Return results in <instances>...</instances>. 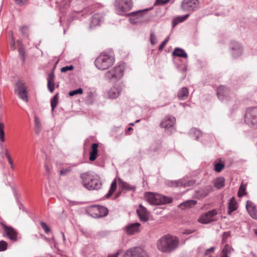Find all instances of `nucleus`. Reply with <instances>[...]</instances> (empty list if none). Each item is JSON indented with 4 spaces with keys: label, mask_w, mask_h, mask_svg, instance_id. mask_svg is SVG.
<instances>
[{
    "label": "nucleus",
    "mask_w": 257,
    "mask_h": 257,
    "mask_svg": "<svg viewBox=\"0 0 257 257\" xmlns=\"http://www.w3.org/2000/svg\"><path fill=\"white\" fill-rule=\"evenodd\" d=\"M172 55L182 58L187 57V54L185 51L183 49L180 48H175L174 51L172 53Z\"/></svg>",
    "instance_id": "nucleus-27"
},
{
    "label": "nucleus",
    "mask_w": 257,
    "mask_h": 257,
    "mask_svg": "<svg viewBox=\"0 0 257 257\" xmlns=\"http://www.w3.org/2000/svg\"><path fill=\"white\" fill-rule=\"evenodd\" d=\"M55 79V75L53 72H52L49 73L48 77L47 78V81H54Z\"/></svg>",
    "instance_id": "nucleus-52"
},
{
    "label": "nucleus",
    "mask_w": 257,
    "mask_h": 257,
    "mask_svg": "<svg viewBox=\"0 0 257 257\" xmlns=\"http://www.w3.org/2000/svg\"><path fill=\"white\" fill-rule=\"evenodd\" d=\"M125 67L124 63H121L114 67L105 73L104 77L105 79L111 81L119 80L123 76Z\"/></svg>",
    "instance_id": "nucleus-5"
},
{
    "label": "nucleus",
    "mask_w": 257,
    "mask_h": 257,
    "mask_svg": "<svg viewBox=\"0 0 257 257\" xmlns=\"http://www.w3.org/2000/svg\"><path fill=\"white\" fill-rule=\"evenodd\" d=\"M41 225L46 233H48L50 232V228L46 223L41 222Z\"/></svg>",
    "instance_id": "nucleus-49"
},
{
    "label": "nucleus",
    "mask_w": 257,
    "mask_h": 257,
    "mask_svg": "<svg viewBox=\"0 0 257 257\" xmlns=\"http://www.w3.org/2000/svg\"><path fill=\"white\" fill-rule=\"evenodd\" d=\"M119 254V252L118 251L114 254H109L107 257H118V255Z\"/></svg>",
    "instance_id": "nucleus-57"
},
{
    "label": "nucleus",
    "mask_w": 257,
    "mask_h": 257,
    "mask_svg": "<svg viewBox=\"0 0 257 257\" xmlns=\"http://www.w3.org/2000/svg\"><path fill=\"white\" fill-rule=\"evenodd\" d=\"M176 119L172 116H167L164 118L160 123V126L162 128H165L166 131L172 132L174 129V125Z\"/></svg>",
    "instance_id": "nucleus-14"
},
{
    "label": "nucleus",
    "mask_w": 257,
    "mask_h": 257,
    "mask_svg": "<svg viewBox=\"0 0 257 257\" xmlns=\"http://www.w3.org/2000/svg\"><path fill=\"white\" fill-rule=\"evenodd\" d=\"M141 226L138 222L130 223L123 228V230L127 234L132 235L140 232Z\"/></svg>",
    "instance_id": "nucleus-15"
},
{
    "label": "nucleus",
    "mask_w": 257,
    "mask_h": 257,
    "mask_svg": "<svg viewBox=\"0 0 257 257\" xmlns=\"http://www.w3.org/2000/svg\"><path fill=\"white\" fill-rule=\"evenodd\" d=\"M8 246L7 243L3 240L0 241V251H5L7 249Z\"/></svg>",
    "instance_id": "nucleus-45"
},
{
    "label": "nucleus",
    "mask_w": 257,
    "mask_h": 257,
    "mask_svg": "<svg viewBox=\"0 0 257 257\" xmlns=\"http://www.w3.org/2000/svg\"><path fill=\"white\" fill-rule=\"evenodd\" d=\"M225 179L222 177L217 178L214 181V186L217 189H220L224 186Z\"/></svg>",
    "instance_id": "nucleus-29"
},
{
    "label": "nucleus",
    "mask_w": 257,
    "mask_h": 257,
    "mask_svg": "<svg viewBox=\"0 0 257 257\" xmlns=\"http://www.w3.org/2000/svg\"><path fill=\"white\" fill-rule=\"evenodd\" d=\"M188 94V88L186 87H183L178 91L177 96L179 100H185L187 98Z\"/></svg>",
    "instance_id": "nucleus-24"
},
{
    "label": "nucleus",
    "mask_w": 257,
    "mask_h": 257,
    "mask_svg": "<svg viewBox=\"0 0 257 257\" xmlns=\"http://www.w3.org/2000/svg\"><path fill=\"white\" fill-rule=\"evenodd\" d=\"M169 37H167L165 40L160 44V45L159 46V51H162L164 47L166 46V45L167 44V43H168V42L169 41Z\"/></svg>",
    "instance_id": "nucleus-48"
},
{
    "label": "nucleus",
    "mask_w": 257,
    "mask_h": 257,
    "mask_svg": "<svg viewBox=\"0 0 257 257\" xmlns=\"http://www.w3.org/2000/svg\"><path fill=\"white\" fill-rule=\"evenodd\" d=\"M217 214V211L215 209L209 211L201 215L198 221L203 224H207L212 221L216 220L214 217Z\"/></svg>",
    "instance_id": "nucleus-13"
},
{
    "label": "nucleus",
    "mask_w": 257,
    "mask_h": 257,
    "mask_svg": "<svg viewBox=\"0 0 257 257\" xmlns=\"http://www.w3.org/2000/svg\"><path fill=\"white\" fill-rule=\"evenodd\" d=\"M246 208L250 216L257 219V210L254 204L250 201H247L246 204Z\"/></svg>",
    "instance_id": "nucleus-19"
},
{
    "label": "nucleus",
    "mask_w": 257,
    "mask_h": 257,
    "mask_svg": "<svg viewBox=\"0 0 257 257\" xmlns=\"http://www.w3.org/2000/svg\"><path fill=\"white\" fill-rule=\"evenodd\" d=\"M120 188H121L122 190L126 191H134L136 189L135 186H131L129 184L122 181L120 182Z\"/></svg>",
    "instance_id": "nucleus-31"
},
{
    "label": "nucleus",
    "mask_w": 257,
    "mask_h": 257,
    "mask_svg": "<svg viewBox=\"0 0 257 257\" xmlns=\"http://www.w3.org/2000/svg\"><path fill=\"white\" fill-rule=\"evenodd\" d=\"M199 193H200L199 195L201 198H204L206 197L208 194V193L206 191H204L203 190L200 191Z\"/></svg>",
    "instance_id": "nucleus-54"
},
{
    "label": "nucleus",
    "mask_w": 257,
    "mask_h": 257,
    "mask_svg": "<svg viewBox=\"0 0 257 257\" xmlns=\"http://www.w3.org/2000/svg\"><path fill=\"white\" fill-rule=\"evenodd\" d=\"M80 177L83 186L88 190H97L101 186L98 176L89 172L81 173Z\"/></svg>",
    "instance_id": "nucleus-2"
},
{
    "label": "nucleus",
    "mask_w": 257,
    "mask_h": 257,
    "mask_svg": "<svg viewBox=\"0 0 257 257\" xmlns=\"http://www.w3.org/2000/svg\"><path fill=\"white\" fill-rule=\"evenodd\" d=\"M98 145L96 143H94L92 145L91 150L90 152V161H93L96 159L98 153Z\"/></svg>",
    "instance_id": "nucleus-23"
},
{
    "label": "nucleus",
    "mask_w": 257,
    "mask_h": 257,
    "mask_svg": "<svg viewBox=\"0 0 257 257\" xmlns=\"http://www.w3.org/2000/svg\"><path fill=\"white\" fill-rule=\"evenodd\" d=\"M15 3L20 6H22L24 4H25L28 0H14Z\"/></svg>",
    "instance_id": "nucleus-53"
},
{
    "label": "nucleus",
    "mask_w": 257,
    "mask_h": 257,
    "mask_svg": "<svg viewBox=\"0 0 257 257\" xmlns=\"http://www.w3.org/2000/svg\"><path fill=\"white\" fill-rule=\"evenodd\" d=\"M229 49L231 55L236 58L240 56L243 52V48L240 43L235 41H231L229 44Z\"/></svg>",
    "instance_id": "nucleus-10"
},
{
    "label": "nucleus",
    "mask_w": 257,
    "mask_h": 257,
    "mask_svg": "<svg viewBox=\"0 0 257 257\" xmlns=\"http://www.w3.org/2000/svg\"><path fill=\"white\" fill-rule=\"evenodd\" d=\"M182 181H183L182 186L183 187L186 186H192L193 185L196 181L194 180H190L188 181H186L185 179H182Z\"/></svg>",
    "instance_id": "nucleus-37"
},
{
    "label": "nucleus",
    "mask_w": 257,
    "mask_h": 257,
    "mask_svg": "<svg viewBox=\"0 0 257 257\" xmlns=\"http://www.w3.org/2000/svg\"><path fill=\"white\" fill-rule=\"evenodd\" d=\"M20 31L23 34V35L25 37H28L29 34V29L27 26H23L20 28Z\"/></svg>",
    "instance_id": "nucleus-41"
},
{
    "label": "nucleus",
    "mask_w": 257,
    "mask_h": 257,
    "mask_svg": "<svg viewBox=\"0 0 257 257\" xmlns=\"http://www.w3.org/2000/svg\"><path fill=\"white\" fill-rule=\"evenodd\" d=\"M95 217L99 218L106 216L108 213V209L102 206L95 205L92 210Z\"/></svg>",
    "instance_id": "nucleus-16"
},
{
    "label": "nucleus",
    "mask_w": 257,
    "mask_h": 257,
    "mask_svg": "<svg viewBox=\"0 0 257 257\" xmlns=\"http://www.w3.org/2000/svg\"><path fill=\"white\" fill-rule=\"evenodd\" d=\"M17 43H18V45H19V46H20V47H23V46H22V42H21V40H18L17 41Z\"/></svg>",
    "instance_id": "nucleus-63"
},
{
    "label": "nucleus",
    "mask_w": 257,
    "mask_h": 257,
    "mask_svg": "<svg viewBox=\"0 0 257 257\" xmlns=\"http://www.w3.org/2000/svg\"><path fill=\"white\" fill-rule=\"evenodd\" d=\"M77 166V164H73L67 168H62L60 171V176L67 175L69 173H70L72 171V168L76 167Z\"/></svg>",
    "instance_id": "nucleus-30"
},
{
    "label": "nucleus",
    "mask_w": 257,
    "mask_h": 257,
    "mask_svg": "<svg viewBox=\"0 0 257 257\" xmlns=\"http://www.w3.org/2000/svg\"><path fill=\"white\" fill-rule=\"evenodd\" d=\"M232 250L231 247L228 245L227 244H225L224 246L222 253H225L226 254H228V253H230L231 252V250Z\"/></svg>",
    "instance_id": "nucleus-46"
},
{
    "label": "nucleus",
    "mask_w": 257,
    "mask_h": 257,
    "mask_svg": "<svg viewBox=\"0 0 257 257\" xmlns=\"http://www.w3.org/2000/svg\"><path fill=\"white\" fill-rule=\"evenodd\" d=\"M58 94H55L51 100L52 111H53L58 103Z\"/></svg>",
    "instance_id": "nucleus-36"
},
{
    "label": "nucleus",
    "mask_w": 257,
    "mask_h": 257,
    "mask_svg": "<svg viewBox=\"0 0 257 257\" xmlns=\"http://www.w3.org/2000/svg\"><path fill=\"white\" fill-rule=\"evenodd\" d=\"M137 212L141 221L145 222L148 220L149 213L142 205H139V208L137 210Z\"/></svg>",
    "instance_id": "nucleus-18"
},
{
    "label": "nucleus",
    "mask_w": 257,
    "mask_h": 257,
    "mask_svg": "<svg viewBox=\"0 0 257 257\" xmlns=\"http://www.w3.org/2000/svg\"><path fill=\"white\" fill-rule=\"evenodd\" d=\"M115 6L117 13L122 15L124 12L129 11L133 7L132 0L116 1Z\"/></svg>",
    "instance_id": "nucleus-7"
},
{
    "label": "nucleus",
    "mask_w": 257,
    "mask_h": 257,
    "mask_svg": "<svg viewBox=\"0 0 257 257\" xmlns=\"http://www.w3.org/2000/svg\"><path fill=\"white\" fill-rule=\"evenodd\" d=\"M45 167L46 171L47 172L49 173L50 170H49L48 166L47 165H45Z\"/></svg>",
    "instance_id": "nucleus-62"
},
{
    "label": "nucleus",
    "mask_w": 257,
    "mask_h": 257,
    "mask_svg": "<svg viewBox=\"0 0 257 257\" xmlns=\"http://www.w3.org/2000/svg\"><path fill=\"white\" fill-rule=\"evenodd\" d=\"M0 140L2 142H4L5 141L4 132H2L1 133H0Z\"/></svg>",
    "instance_id": "nucleus-55"
},
{
    "label": "nucleus",
    "mask_w": 257,
    "mask_h": 257,
    "mask_svg": "<svg viewBox=\"0 0 257 257\" xmlns=\"http://www.w3.org/2000/svg\"><path fill=\"white\" fill-rule=\"evenodd\" d=\"M5 231L9 237V238L12 240H16L17 238V232L11 227H9L5 224H2Z\"/></svg>",
    "instance_id": "nucleus-20"
},
{
    "label": "nucleus",
    "mask_w": 257,
    "mask_h": 257,
    "mask_svg": "<svg viewBox=\"0 0 257 257\" xmlns=\"http://www.w3.org/2000/svg\"><path fill=\"white\" fill-rule=\"evenodd\" d=\"M35 131L37 134H39L41 130L40 120L37 116H35Z\"/></svg>",
    "instance_id": "nucleus-35"
},
{
    "label": "nucleus",
    "mask_w": 257,
    "mask_h": 257,
    "mask_svg": "<svg viewBox=\"0 0 257 257\" xmlns=\"http://www.w3.org/2000/svg\"><path fill=\"white\" fill-rule=\"evenodd\" d=\"M226 238H225L224 236H223L222 237V242L223 243H225L226 241Z\"/></svg>",
    "instance_id": "nucleus-64"
},
{
    "label": "nucleus",
    "mask_w": 257,
    "mask_h": 257,
    "mask_svg": "<svg viewBox=\"0 0 257 257\" xmlns=\"http://www.w3.org/2000/svg\"><path fill=\"white\" fill-rule=\"evenodd\" d=\"M116 189V180L114 179L112 182L111 183V186L110 189L109 190L108 193L105 195L106 198H108L110 197L113 193L114 192Z\"/></svg>",
    "instance_id": "nucleus-34"
},
{
    "label": "nucleus",
    "mask_w": 257,
    "mask_h": 257,
    "mask_svg": "<svg viewBox=\"0 0 257 257\" xmlns=\"http://www.w3.org/2000/svg\"><path fill=\"white\" fill-rule=\"evenodd\" d=\"M197 204V201L194 200H189L184 202L178 206L181 209H185L187 208L191 207Z\"/></svg>",
    "instance_id": "nucleus-26"
},
{
    "label": "nucleus",
    "mask_w": 257,
    "mask_h": 257,
    "mask_svg": "<svg viewBox=\"0 0 257 257\" xmlns=\"http://www.w3.org/2000/svg\"><path fill=\"white\" fill-rule=\"evenodd\" d=\"M237 202L235 198L232 197L229 202L228 206V214L230 215L231 212L237 209Z\"/></svg>",
    "instance_id": "nucleus-25"
},
{
    "label": "nucleus",
    "mask_w": 257,
    "mask_h": 257,
    "mask_svg": "<svg viewBox=\"0 0 257 257\" xmlns=\"http://www.w3.org/2000/svg\"><path fill=\"white\" fill-rule=\"evenodd\" d=\"M144 11H138L127 14L130 16V22L133 24H138L144 22L146 21Z\"/></svg>",
    "instance_id": "nucleus-8"
},
{
    "label": "nucleus",
    "mask_w": 257,
    "mask_h": 257,
    "mask_svg": "<svg viewBox=\"0 0 257 257\" xmlns=\"http://www.w3.org/2000/svg\"><path fill=\"white\" fill-rule=\"evenodd\" d=\"M170 0H156L154 5H162L167 3Z\"/></svg>",
    "instance_id": "nucleus-50"
},
{
    "label": "nucleus",
    "mask_w": 257,
    "mask_h": 257,
    "mask_svg": "<svg viewBox=\"0 0 257 257\" xmlns=\"http://www.w3.org/2000/svg\"><path fill=\"white\" fill-rule=\"evenodd\" d=\"M214 249H215V247H211L210 248H208V249H206L205 252V254L207 255V253L209 252H213L214 251Z\"/></svg>",
    "instance_id": "nucleus-56"
},
{
    "label": "nucleus",
    "mask_w": 257,
    "mask_h": 257,
    "mask_svg": "<svg viewBox=\"0 0 257 257\" xmlns=\"http://www.w3.org/2000/svg\"><path fill=\"white\" fill-rule=\"evenodd\" d=\"M224 167V165L222 163H217L215 164L214 170L217 172H220Z\"/></svg>",
    "instance_id": "nucleus-40"
},
{
    "label": "nucleus",
    "mask_w": 257,
    "mask_h": 257,
    "mask_svg": "<svg viewBox=\"0 0 257 257\" xmlns=\"http://www.w3.org/2000/svg\"><path fill=\"white\" fill-rule=\"evenodd\" d=\"M114 57L105 53H101L95 59V65L99 70H104L114 63Z\"/></svg>",
    "instance_id": "nucleus-3"
},
{
    "label": "nucleus",
    "mask_w": 257,
    "mask_h": 257,
    "mask_svg": "<svg viewBox=\"0 0 257 257\" xmlns=\"http://www.w3.org/2000/svg\"><path fill=\"white\" fill-rule=\"evenodd\" d=\"M104 18L101 14L96 13L94 14L91 18L90 27H95L100 24L103 21Z\"/></svg>",
    "instance_id": "nucleus-21"
},
{
    "label": "nucleus",
    "mask_w": 257,
    "mask_h": 257,
    "mask_svg": "<svg viewBox=\"0 0 257 257\" xmlns=\"http://www.w3.org/2000/svg\"><path fill=\"white\" fill-rule=\"evenodd\" d=\"M230 235L229 232H225L223 233V236H224L225 238H227Z\"/></svg>",
    "instance_id": "nucleus-60"
},
{
    "label": "nucleus",
    "mask_w": 257,
    "mask_h": 257,
    "mask_svg": "<svg viewBox=\"0 0 257 257\" xmlns=\"http://www.w3.org/2000/svg\"><path fill=\"white\" fill-rule=\"evenodd\" d=\"M244 121L249 126L257 128V107L250 108L246 111Z\"/></svg>",
    "instance_id": "nucleus-6"
},
{
    "label": "nucleus",
    "mask_w": 257,
    "mask_h": 257,
    "mask_svg": "<svg viewBox=\"0 0 257 257\" xmlns=\"http://www.w3.org/2000/svg\"><path fill=\"white\" fill-rule=\"evenodd\" d=\"M47 81L48 88L51 92H53L54 90V81L50 80H48Z\"/></svg>",
    "instance_id": "nucleus-42"
},
{
    "label": "nucleus",
    "mask_w": 257,
    "mask_h": 257,
    "mask_svg": "<svg viewBox=\"0 0 257 257\" xmlns=\"http://www.w3.org/2000/svg\"><path fill=\"white\" fill-rule=\"evenodd\" d=\"M74 69V66L72 65L66 66L61 68V71L63 73L66 72L67 71L72 70Z\"/></svg>",
    "instance_id": "nucleus-47"
},
{
    "label": "nucleus",
    "mask_w": 257,
    "mask_h": 257,
    "mask_svg": "<svg viewBox=\"0 0 257 257\" xmlns=\"http://www.w3.org/2000/svg\"><path fill=\"white\" fill-rule=\"evenodd\" d=\"M15 91L19 97L24 101H28V91L25 84L22 81H19L16 85Z\"/></svg>",
    "instance_id": "nucleus-9"
},
{
    "label": "nucleus",
    "mask_w": 257,
    "mask_h": 257,
    "mask_svg": "<svg viewBox=\"0 0 257 257\" xmlns=\"http://www.w3.org/2000/svg\"><path fill=\"white\" fill-rule=\"evenodd\" d=\"M198 0H183L181 3V8L184 11H194L199 7Z\"/></svg>",
    "instance_id": "nucleus-11"
},
{
    "label": "nucleus",
    "mask_w": 257,
    "mask_h": 257,
    "mask_svg": "<svg viewBox=\"0 0 257 257\" xmlns=\"http://www.w3.org/2000/svg\"><path fill=\"white\" fill-rule=\"evenodd\" d=\"M145 197L147 201L152 205H158L170 203L172 201V199L170 197L151 192L146 193Z\"/></svg>",
    "instance_id": "nucleus-4"
},
{
    "label": "nucleus",
    "mask_w": 257,
    "mask_h": 257,
    "mask_svg": "<svg viewBox=\"0 0 257 257\" xmlns=\"http://www.w3.org/2000/svg\"><path fill=\"white\" fill-rule=\"evenodd\" d=\"M245 193V187L241 184L239 188V190L237 193V195L238 197H240L244 195Z\"/></svg>",
    "instance_id": "nucleus-39"
},
{
    "label": "nucleus",
    "mask_w": 257,
    "mask_h": 257,
    "mask_svg": "<svg viewBox=\"0 0 257 257\" xmlns=\"http://www.w3.org/2000/svg\"><path fill=\"white\" fill-rule=\"evenodd\" d=\"M189 14H186L183 16H178L174 18L172 22V26L175 27L177 24L185 21L189 16Z\"/></svg>",
    "instance_id": "nucleus-28"
},
{
    "label": "nucleus",
    "mask_w": 257,
    "mask_h": 257,
    "mask_svg": "<svg viewBox=\"0 0 257 257\" xmlns=\"http://www.w3.org/2000/svg\"><path fill=\"white\" fill-rule=\"evenodd\" d=\"M4 124L3 122H0V133L4 131Z\"/></svg>",
    "instance_id": "nucleus-59"
},
{
    "label": "nucleus",
    "mask_w": 257,
    "mask_h": 257,
    "mask_svg": "<svg viewBox=\"0 0 257 257\" xmlns=\"http://www.w3.org/2000/svg\"><path fill=\"white\" fill-rule=\"evenodd\" d=\"M150 39L151 43L152 45H155L156 44V36L154 33H151Z\"/></svg>",
    "instance_id": "nucleus-51"
},
{
    "label": "nucleus",
    "mask_w": 257,
    "mask_h": 257,
    "mask_svg": "<svg viewBox=\"0 0 257 257\" xmlns=\"http://www.w3.org/2000/svg\"><path fill=\"white\" fill-rule=\"evenodd\" d=\"M82 93H83V89L81 88H79L77 89L70 91L69 92V95L70 96H73L74 95H76L77 94H81Z\"/></svg>",
    "instance_id": "nucleus-38"
},
{
    "label": "nucleus",
    "mask_w": 257,
    "mask_h": 257,
    "mask_svg": "<svg viewBox=\"0 0 257 257\" xmlns=\"http://www.w3.org/2000/svg\"><path fill=\"white\" fill-rule=\"evenodd\" d=\"M11 48L12 50H14L15 49L14 40H13V43L11 45Z\"/></svg>",
    "instance_id": "nucleus-61"
},
{
    "label": "nucleus",
    "mask_w": 257,
    "mask_h": 257,
    "mask_svg": "<svg viewBox=\"0 0 257 257\" xmlns=\"http://www.w3.org/2000/svg\"><path fill=\"white\" fill-rule=\"evenodd\" d=\"M182 183H183L181 179L175 181H168L167 183V184L168 186L171 187H177L182 186Z\"/></svg>",
    "instance_id": "nucleus-32"
},
{
    "label": "nucleus",
    "mask_w": 257,
    "mask_h": 257,
    "mask_svg": "<svg viewBox=\"0 0 257 257\" xmlns=\"http://www.w3.org/2000/svg\"><path fill=\"white\" fill-rule=\"evenodd\" d=\"M19 53L20 55L21 56V59L23 62L25 61V49L23 47H20L19 48Z\"/></svg>",
    "instance_id": "nucleus-43"
},
{
    "label": "nucleus",
    "mask_w": 257,
    "mask_h": 257,
    "mask_svg": "<svg viewBox=\"0 0 257 257\" xmlns=\"http://www.w3.org/2000/svg\"><path fill=\"white\" fill-rule=\"evenodd\" d=\"M121 89L118 87H112L107 92L108 96L111 99L117 98L120 94Z\"/></svg>",
    "instance_id": "nucleus-22"
},
{
    "label": "nucleus",
    "mask_w": 257,
    "mask_h": 257,
    "mask_svg": "<svg viewBox=\"0 0 257 257\" xmlns=\"http://www.w3.org/2000/svg\"><path fill=\"white\" fill-rule=\"evenodd\" d=\"M190 135L191 137H194L196 140H198L201 136V133L196 128H193L190 130Z\"/></svg>",
    "instance_id": "nucleus-33"
},
{
    "label": "nucleus",
    "mask_w": 257,
    "mask_h": 257,
    "mask_svg": "<svg viewBox=\"0 0 257 257\" xmlns=\"http://www.w3.org/2000/svg\"><path fill=\"white\" fill-rule=\"evenodd\" d=\"M229 95V90L225 86L220 85L217 88V95L220 100H228V97H231Z\"/></svg>",
    "instance_id": "nucleus-17"
},
{
    "label": "nucleus",
    "mask_w": 257,
    "mask_h": 257,
    "mask_svg": "<svg viewBox=\"0 0 257 257\" xmlns=\"http://www.w3.org/2000/svg\"><path fill=\"white\" fill-rule=\"evenodd\" d=\"M179 240L175 236L167 234L161 237L157 242L158 249L164 253H170L179 245Z\"/></svg>",
    "instance_id": "nucleus-1"
},
{
    "label": "nucleus",
    "mask_w": 257,
    "mask_h": 257,
    "mask_svg": "<svg viewBox=\"0 0 257 257\" xmlns=\"http://www.w3.org/2000/svg\"><path fill=\"white\" fill-rule=\"evenodd\" d=\"M193 232H194V231H193V230L187 229L184 231L183 233L186 234H189L193 233Z\"/></svg>",
    "instance_id": "nucleus-58"
},
{
    "label": "nucleus",
    "mask_w": 257,
    "mask_h": 257,
    "mask_svg": "<svg viewBox=\"0 0 257 257\" xmlns=\"http://www.w3.org/2000/svg\"><path fill=\"white\" fill-rule=\"evenodd\" d=\"M123 257H149L146 251L136 247L126 251Z\"/></svg>",
    "instance_id": "nucleus-12"
},
{
    "label": "nucleus",
    "mask_w": 257,
    "mask_h": 257,
    "mask_svg": "<svg viewBox=\"0 0 257 257\" xmlns=\"http://www.w3.org/2000/svg\"><path fill=\"white\" fill-rule=\"evenodd\" d=\"M5 155L8 160V162H9V164L11 165V168L12 169H14V167L13 165V161L11 159V156L8 152V150L7 149L6 150Z\"/></svg>",
    "instance_id": "nucleus-44"
}]
</instances>
